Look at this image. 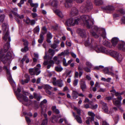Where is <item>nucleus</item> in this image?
Listing matches in <instances>:
<instances>
[{"instance_id":"f257e3e1","label":"nucleus","mask_w":125,"mask_h":125,"mask_svg":"<svg viewBox=\"0 0 125 125\" xmlns=\"http://www.w3.org/2000/svg\"><path fill=\"white\" fill-rule=\"evenodd\" d=\"M90 32L92 36L95 38H98L100 36H102L104 39L106 37V33L105 29L100 31V29L96 26H92Z\"/></svg>"},{"instance_id":"f03ea898","label":"nucleus","mask_w":125,"mask_h":125,"mask_svg":"<svg viewBox=\"0 0 125 125\" xmlns=\"http://www.w3.org/2000/svg\"><path fill=\"white\" fill-rule=\"evenodd\" d=\"M93 41L92 40L91 43H90L89 41L88 40L87 41H86L85 42V45H89L90 44H91L92 46L94 47L95 50L97 52H102L103 53H104L107 54L110 52L109 51L107 50L105 48L101 46H100L98 45H96V44L94 43V44L93 43Z\"/></svg>"},{"instance_id":"7ed1b4c3","label":"nucleus","mask_w":125,"mask_h":125,"mask_svg":"<svg viewBox=\"0 0 125 125\" xmlns=\"http://www.w3.org/2000/svg\"><path fill=\"white\" fill-rule=\"evenodd\" d=\"M78 18H80V21H83L84 25L88 28H90L93 24V22L91 20L90 16L88 15H83Z\"/></svg>"},{"instance_id":"20e7f679","label":"nucleus","mask_w":125,"mask_h":125,"mask_svg":"<svg viewBox=\"0 0 125 125\" xmlns=\"http://www.w3.org/2000/svg\"><path fill=\"white\" fill-rule=\"evenodd\" d=\"M93 8L92 3L89 1H88L80 7V10L82 12L88 11L90 10Z\"/></svg>"},{"instance_id":"39448f33","label":"nucleus","mask_w":125,"mask_h":125,"mask_svg":"<svg viewBox=\"0 0 125 125\" xmlns=\"http://www.w3.org/2000/svg\"><path fill=\"white\" fill-rule=\"evenodd\" d=\"M5 34L3 37L4 41H7L6 44L4 46V48L5 51H6L10 48L9 42L11 41L10 38L8 36V32H5Z\"/></svg>"},{"instance_id":"423d86ee","label":"nucleus","mask_w":125,"mask_h":125,"mask_svg":"<svg viewBox=\"0 0 125 125\" xmlns=\"http://www.w3.org/2000/svg\"><path fill=\"white\" fill-rule=\"evenodd\" d=\"M51 4L54 7L53 10L54 12L59 17L61 18L63 17V15L62 12L59 10L56 9L58 5L57 1L55 0L53 1L52 3Z\"/></svg>"},{"instance_id":"0eeeda50","label":"nucleus","mask_w":125,"mask_h":125,"mask_svg":"<svg viewBox=\"0 0 125 125\" xmlns=\"http://www.w3.org/2000/svg\"><path fill=\"white\" fill-rule=\"evenodd\" d=\"M101 103L102 104V109L105 113L108 114H111L113 113V111L111 109L109 111L108 110V108L106 103L103 102H101Z\"/></svg>"},{"instance_id":"6e6552de","label":"nucleus","mask_w":125,"mask_h":125,"mask_svg":"<svg viewBox=\"0 0 125 125\" xmlns=\"http://www.w3.org/2000/svg\"><path fill=\"white\" fill-rule=\"evenodd\" d=\"M20 98L23 99L24 100L22 103L24 105L28 106L31 104V101L30 100H29L27 97L25 96L22 95L18 99L19 100Z\"/></svg>"},{"instance_id":"1a4fd4ad","label":"nucleus","mask_w":125,"mask_h":125,"mask_svg":"<svg viewBox=\"0 0 125 125\" xmlns=\"http://www.w3.org/2000/svg\"><path fill=\"white\" fill-rule=\"evenodd\" d=\"M40 68L35 67L34 68L30 69L29 70L30 73L31 75L36 74V75H38L41 72V71L39 70Z\"/></svg>"},{"instance_id":"9d476101","label":"nucleus","mask_w":125,"mask_h":125,"mask_svg":"<svg viewBox=\"0 0 125 125\" xmlns=\"http://www.w3.org/2000/svg\"><path fill=\"white\" fill-rule=\"evenodd\" d=\"M11 54L10 53H8L7 54L5 55H3L2 57H0V61H2L3 63H6V62L10 58Z\"/></svg>"},{"instance_id":"9b49d317","label":"nucleus","mask_w":125,"mask_h":125,"mask_svg":"<svg viewBox=\"0 0 125 125\" xmlns=\"http://www.w3.org/2000/svg\"><path fill=\"white\" fill-rule=\"evenodd\" d=\"M78 13V10L75 7L72 8L70 12V15L72 17L74 16L77 15Z\"/></svg>"},{"instance_id":"f8f14e48","label":"nucleus","mask_w":125,"mask_h":125,"mask_svg":"<svg viewBox=\"0 0 125 125\" xmlns=\"http://www.w3.org/2000/svg\"><path fill=\"white\" fill-rule=\"evenodd\" d=\"M11 11L13 14L16 16L15 19L17 22L18 23H19L20 21L17 19V18H19L20 19H23L24 18L23 15H19L16 12H14L13 11Z\"/></svg>"},{"instance_id":"ddd939ff","label":"nucleus","mask_w":125,"mask_h":125,"mask_svg":"<svg viewBox=\"0 0 125 125\" xmlns=\"http://www.w3.org/2000/svg\"><path fill=\"white\" fill-rule=\"evenodd\" d=\"M72 113L75 119L76 120L77 122L80 124L82 123V121L80 115H76L75 113L73 112H72Z\"/></svg>"},{"instance_id":"4468645a","label":"nucleus","mask_w":125,"mask_h":125,"mask_svg":"<svg viewBox=\"0 0 125 125\" xmlns=\"http://www.w3.org/2000/svg\"><path fill=\"white\" fill-rule=\"evenodd\" d=\"M77 32L79 34L83 37H85L86 34L85 30L80 29H78L77 30Z\"/></svg>"},{"instance_id":"2eb2a0df","label":"nucleus","mask_w":125,"mask_h":125,"mask_svg":"<svg viewBox=\"0 0 125 125\" xmlns=\"http://www.w3.org/2000/svg\"><path fill=\"white\" fill-rule=\"evenodd\" d=\"M80 87L82 91L84 92L87 88L85 82L83 80H81L80 81Z\"/></svg>"},{"instance_id":"dca6fc26","label":"nucleus","mask_w":125,"mask_h":125,"mask_svg":"<svg viewBox=\"0 0 125 125\" xmlns=\"http://www.w3.org/2000/svg\"><path fill=\"white\" fill-rule=\"evenodd\" d=\"M110 70L113 71L112 68L111 67L108 69L107 67H106L103 69V71L105 73L113 76L114 75V73L112 72H110Z\"/></svg>"},{"instance_id":"f3484780","label":"nucleus","mask_w":125,"mask_h":125,"mask_svg":"<svg viewBox=\"0 0 125 125\" xmlns=\"http://www.w3.org/2000/svg\"><path fill=\"white\" fill-rule=\"evenodd\" d=\"M65 7L66 8H69L71 6L72 3L73 1H74L77 2H79L77 0H65Z\"/></svg>"},{"instance_id":"a211bd4d","label":"nucleus","mask_w":125,"mask_h":125,"mask_svg":"<svg viewBox=\"0 0 125 125\" xmlns=\"http://www.w3.org/2000/svg\"><path fill=\"white\" fill-rule=\"evenodd\" d=\"M54 62L53 61L50 60L49 62L45 61L43 63V64L45 65H46L49 64L47 66V69H49L52 64H54Z\"/></svg>"},{"instance_id":"6ab92c4d","label":"nucleus","mask_w":125,"mask_h":125,"mask_svg":"<svg viewBox=\"0 0 125 125\" xmlns=\"http://www.w3.org/2000/svg\"><path fill=\"white\" fill-rule=\"evenodd\" d=\"M80 18H76L74 19L72 18V24H73L72 25V26H74L76 25H77L79 22L80 21Z\"/></svg>"},{"instance_id":"aec40b11","label":"nucleus","mask_w":125,"mask_h":125,"mask_svg":"<svg viewBox=\"0 0 125 125\" xmlns=\"http://www.w3.org/2000/svg\"><path fill=\"white\" fill-rule=\"evenodd\" d=\"M124 92H122L120 93L117 92L115 93V96L117 97L118 100L120 101L121 102L122 99V97L121 95L124 94Z\"/></svg>"},{"instance_id":"412c9836","label":"nucleus","mask_w":125,"mask_h":125,"mask_svg":"<svg viewBox=\"0 0 125 125\" xmlns=\"http://www.w3.org/2000/svg\"><path fill=\"white\" fill-rule=\"evenodd\" d=\"M2 29L3 33L8 31V26L7 24L5 23H3L2 26Z\"/></svg>"},{"instance_id":"4be33fe9","label":"nucleus","mask_w":125,"mask_h":125,"mask_svg":"<svg viewBox=\"0 0 125 125\" xmlns=\"http://www.w3.org/2000/svg\"><path fill=\"white\" fill-rule=\"evenodd\" d=\"M52 36L50 32H48L47 34V41L49 43L51 42L50 40L52 38Z\"/></svg>"},{"instance_id":"5701e85b","label":"nucleus","mask_w":125,"mask_h":125,"mask_svg":"<svg viewBox=\"0 0 125 125\" xmlns=\"http://www.w3.org/2000/svg\"><path fill=\"white\" fill-rule=\"evenodd\" d=\"M116 99H114L113 100V103L117 107L121 105V102L118 100H116Z\"/></svg>"},{"instance_id":"b1692460","label":"nucleus","mask_w":125,"mask_h":125,"mask_svg":"<svg viewBox=\"0 0 125 125\" xmlns=\"http://www.w3.org/2000/svg\"><path fill=\"white\" fill-rule=\"evenodd\" d=\"M72 18L67 19L66 21L65 24V25L68 26H72V25L73 24H72Z\"/></svg>"},{"instance_id":"393cba45","label":"nucleus","mask_w":125,"mask_h":125,"mask_svg":"<svg viewBox=\"0 0 125 125\" xmlns=\"http://www.w3.org/2000/svg\"><path fill=\"white\" fill-rule=\"evenodd\" d=\"M56 85L60 87H62L63 85L62 81L61 79L57 80L56 82Z\"/></svg>"},{"instance_id":"a878e982","label":"nucleus","mask_w":125,"mask_h":125,"mask_svg":"<svg viewBox=\"0 0 125 125\" xmlns=\"http://www.w3.org/2000/svg\"><path fill=\"white\" fill-rule=\"evenodd\" d=\"M118 41V39L116 37L113 38L112 40V42L113 45L115 46L117 43Z\"/></svg>"},{"instance_id":"bb28decb","label":"nucleus","mask_w":125,"mask_h":125,"mask_svg":"<svg viewBox=\"0 0 125 125\" xmlns=\"http://www.w3.org/2000/svg\"><path fill=\"white\" fill-rule=\"evenodd\" d=\"M78 93L76 91H73L72 94V97L73 99H76L78 97Z\"/></svg>"},{"instance_id":"cd10ccee","label":"nucleus","mask_w":125,"mask_h":125,"mask_svg":"<svg viewBox=\"0 0 125 125\" xmlns=\"http://www.w3.org/2000/svg\"><path fill=\"white\" fill-rule=\"evenodd\" d=\"M21 92V90L19 88V87H18L17 89V91L15 92V94L17 97L18 99H19V98L21 97V96L22 95L20 93Z\"/></svg>"},{"instance_id":"c85d7f7f","label":"nucleus","mask_w":125,"mask_h":125,"mask_svg":"<svg viewBox=\"0 0 125 125\" xmlns=\"http://www.w3.org/2000/svg\"><path fill=\"white\" fill-rule=\"evenodd\" d=\"M118 48L122 49L124 51H125V42H123L121 44L119 45Z\"/></svg>"},{"instance_id":"c756f323","label":"nucleus","mask_w":125,"mask_h":125,"mask_svg":"<svg viewBox=\"0 0 125 125\" xmlns=\"http://www.w3.org/2000/svg\"><path fill=\"white\" fill-rule=\"evenodd\" d=\"M88 114L89 115L91 116V117H90V118H91L92 120H94V117L95 115L94 113L90 111L88 112Z\"/></svg>"},{"instance_id":"7c9ffc66","label":"nucleus","mask_w":125,"mask_h":125,"mask_svg":"<svg viewBox=\"0 0 125 125\" xmlns=\"http://www.w3.org/2000/svg\"><path fill=\"white\" fill-rule=\"evenodd\" d=\"M95 3L96 5H99L103 4V0H95Z\"/></svg>"},{"instance_id":"2f4dec72","label":"nucleus","mask_w":125,"mask_h":125,"mask_svg":"<svg viewBox=\"0 0 125 125\" xmlns=\"http://www.w3.org/2000/svg\"><path fill=\"white\" fill-rule=\"evenodd\" d=\"M44 35V33H41L40 34V38L38 40V42L40 43H42L44 37L43 35Z\"/></svg>"},{"instance_id":"473e14b6","label":"nucleus","mask_w":125,"mask_h":125,"mask_svg":"<svg viewBox=\"0 0 125 125\" xmlns=\"http://www.w3.org/2000/svg\"><path fill=\"white\" fill-rule=\"evenodd\" d=\"M44 88L46 90H51L52 88V87L48 84H46L43 86Z\"/></svg>"},{"instance_id":"72a5a7b5","label":"nucleus","mask_w":125,"mask_h":125,"mask_svg":"<svg viewBox=\"0 0 125 125\" xmlns=\"http://www.w3.org/2000/svg\"><path fill=\"white\" fill-rule=\"evenodd\" d=\"M52 111L54 112L55 113L57 114H59L60 112L59 110L56 108V106H53L52 107Z\"/></svg>"},{"instance_id":"f704fd0d","label":"nucleus","mask_w":125,"mask_h":125,"mask_svg":"<svg viewBox=\"0 0 125 125\" xmlns=\"http://www.w3.org/2000/svg\"><path fill=\"white\" fill-rule=\"evenodd\" d=\"M34 97L38 101H39L40 99L42 98V97L40 95H38L37 94L35 93L33 94Z\"/></svg>"},{"instance_id":"c9c22d12","label":"nucleus","mask_w":125,"mask_h":125,"mask_svg":"<svg viewBox=\"0 0 125 125\" xmlns=\"http://www.w3.org/2000/svg\"><path fill=\"white\" fill-rule=\"evenodd\" d=\"M48 52L50 55H51L52 57L55 54V51L54 50L50 49H49Z\"/></svg>"},{"instance_id":"e433bc0d","label":"nucleus","mask_w":125,"mask_h":125,"mask_svg":"<svg viewBox=\"0 0 125 125\" xmlns=\"http://www.w3.org/2000/svg\"><path fill=\"white\" fill-rule=\"evenodd\" d=\"M109 53H112V55L115 57L116 58L118 56V55L119 54V53L116 52L112 51H109Z\"/></svg>"},{"instance_id":"4c0bfd02","label":"nucleus","mask_w":125,"mask_h":125,"mask_svg":"<svg viewBox=\"0 0 125 125\" xmlns=\"http://www.w3.org/2000/svg\"><path fill=\"white\" fill-rule=\"evenodd\" d=\"M74 109L76 111L78 115H80L81 110L80 109L78 108L75 106H74Z\"/></svg>"},{"instance_id":"58836bf2","label":"nucleus","mask_w":125,"mask_h":125,"mask_svg":"<svg viewBox=\"0 0 125 125\" xmlns=\"http://www.w3.org/2000/svg\"><path fill=\"white\" fill-rule=\"evenodd\" d=\"M116 58L117 60L119 62H120L122 59V55L121 54H119Z\"/></svg>"},{"instance_id":"ea45409f","label":"nucleus","mask_w":125,"mask_h":125,"mask_svg":"<svg viewBox=\"0 0 125 125\" xmlns=\"http://www.w3.org/2000/svg\"><path fill=\"white\" fill-rule=\"evenodd\" d=\"M55 70L57 71L60 72L63 70V68L61 66H57L55 67Z\"/></svg>"},{"instance_id":"a19ab883","label":"nucleus","mask_w":125,"mask_h":125,"mask_svg":"<svg viewBox=\"0 0 125 125\" xmlns=\"http://www.w3.org/2000/svg\"><path fill=\"white\" fill-rule=\"evenodd\" d=\"M69 52L68 50H65L63 52H62L59 55L60 56L62 55H67L69 54Z\"/></svg>"},{"instance_id":"79ce46f5","label":"nucleus","mask_w":125,"mask_h":125,"mask_svg":"<svg viewBox=\"0 0 125 125\" xmlns=\"http://www.w3.org/2000/svg\"><path fill=\"white\" fill-rule=\"evenodd\" d=\"M106 9L109 10L111 11L114 10V8L113 6H108L106 7Z\"/></svg>"},{"instance_id":"37998d69","label":"nucleus","mask_w":125,"mask_h":125,"mask_svg":"<svg viewBox=\"0 0 125 125\" xmlns=\"http://www.w3.org/2000/svg\"><path fill=\"white\" fill-rule=\"evenodd\" d=\"M87 120L86 121V123L88 125L90 124V121L92 122L94 120H92L90 117H87L86 118Z\"/></svg>"},{"instance_id":"c03bdc74","label":"nucleus","mask_w":125,"mask_h":125,"mask_svg":"<svg viewBox=\"0 0 125 125\" xmlns=\"http://www.w3.org/2000/svg\"><path fill=\"white\" fill-rule=\"evenodd\" d=\"M40 31V28L39 26H38L34 29V32L35 33L38 32Z\"/></svg>"},{"instance_id":"a18cd8bd","label":"nucleus","mask_w":125,"mask_h":125,"mask_svg":"<svg viewBox=\"0 0 125 125\" xmlns=\"http://www.w3.org/2000/svg\"><path fill=\"white\" fill-rule=\"evenodd\" d=\"M28 46H25L24 48H22L21 49V51L22 52H26L28 50Z\"/></svg>"},{"instance_id":"49530a36","label":"nucleus","mask_w":125,"mask_h":125,"mask_svg":"<svg viewBox=\"0 0 125 125\" xmlns=\"http://www.w3.org/2000/svg\"><path fill=\"white\" fill-rule=\"evenodd\" d=\"M22 41L24 42V45L25 46H28V41L26 40H25L24 39H22Z\"/></svg>"},{"instance_id":"de8ad7c7","label":"nucleus","mask_w":125,"mask_h":125,"mask_svg":"<svg viewBox=\"0 0 125 125\" xmlns=\"http://www.w3.org/2000/svg\"><path fill=\"white\" fill-rule=\"evenodd\" d=\"M78 80L77 79H75L73 82V84L74 86H76L78 84Z\"/></svg>"},{"instance_id":"09e8293b","label":"nucleus","mask_w":125,"mask_h":125,"mask_svg":"<svg viewBox=\"0 0 125 125\" xmlns=\"http://www.w3.org/2000/svg\"><path fill=\"white\" fill-rule=\"evenodd\" d=\"M5 18V15L4 14L1 15L0 16V22H2L4 21Z\"/></svg>"},{"instance_id":"8fccbe9b","label":"nucleus","mask_w":125,"mask_h":125,"mask_svg":"<svg viewBox=\"0 0 125 125\" xmlns=\"http://www.w3.org/2000/svg\"><path fill=\"white\" fill-rule=\"evenodd\" d=\"M83 65H80L78 66V69L79 71H82L83 70Z\"/></svg>"},{"instance_id":"3c124183","label":"nucleus","mask_w":125,"mask_h":125,"mask_svg":"<svg viewBox=\"0 0 125 125\" xmlns=\"http://www.w3.org/2000/svg\"><path fill=\"white\" fill-rule=\"evenodd\" d=\"M63 64L64 66H68V63L66 62V60L65 58H63L62 60Z\"/></svg>"},{"instance_id":"603ef678","label":"nucleus","mask_w":125,"mask_h":125,"mask_svg":"<svg viewBox=\"0 0 125 125\" xmlns=\"http://www.w3.org/2000/svg\"><path fill=\"white\" fill-rule=\"evenodd\" d=\"M86 65L89 68H91L92 67V65L89 62H87L86 63Z\"/></svg>"},{"instance_id":"864d4df0","label":"nucleus","mask_w":125,"mask_h":125,"mask_svg":"<svg viewBox=\"0 0 125 125\" xmlns=\"http://www.w3.org/2000/svg\"><path fill=\"white\" fill-rule=\"evenodd\" d=\"M58 46V45L57 44L54 43L51 45V48L55 49Z\"/></svg>"},{"instance_id":"5fc2aeb1","label":"nucleus","mask_w":125,"mask_h":125,"mask_svg":"<svg viewBox=\"0 0 125 125\" xmlns=\"http://www.w3.org/2000/svg\"><path fill=\"white\" fill-rule=\"evenodd\" d=\"M83 69L86 72L88 73L91 72L90 69L88 67H85L83 68Z\"/></svg>"},{"instance_id":"6e6d98bb","label":"nucleus","mask_w":125,"mask_h":125,"mask_svg":"<svg viewBox=\"0 0 125 125\" xmlns=\"http://www.w3.org/2000/svg\"><path fill=\"white\" fill-rule=\"evenodd\" d=\"M98 107V105L96 104L94 105H91L90 108L92 109H96Z\"/></svg>"},{"instance_id":"4d7b16f0","label":"nucleus","mask_w":125,"mask_h":125,"mask_svg":"<svg viewBox=\"0 0 125 125\" xmlns=\"http://www.w3.org/2000/svg\"><path fill=\"white\" fill-rule=\"evenodd\" d=\"M46 110L45 108H43L42 107H41V113L42 114L45 113L46 112Z\"/></svg>"},{"instance_id":"13d9d810","label":"nucleus","mask_w":125,"mask_h":125,"mask_svg":"<svg viewBox=\"0 0 125 125\" xmlns=\"http://www.w3.org/2000/svg\"><path fill=\"white\" fill-rule=\"evenodd\" d=\"M47 122V120L46 119L43 120L41 125H46Z\"/></svg>"},{"instance_id":"bf43d9fd","label":"nucleus","mask_w":125,"mask_h":125,"mask_svg":"<svg viewBox=\"0 0 125 125\" xmlns=\"http://www.w3.org/2000/svg\"><path fill=\"white\" fill-rule=\"evenodd\" d=\"M28 58L26 55H25L21 60L22 63H23L24 61H25Z\"/></svg>"},{"instance_id":"052dcab7","label":"nucleus","mask_w":125,"mask_h":125,"mask_svg":"<svg viewBox=\"0 0 125 125\" xmlns=\"http://www.w3.org/2000/svg\"><path fill=\"white\" fill-rule=\"evenodd\" d=\"M8 80L10 82V83L11 84L12 83H14V82L13 81L12 79V78L11 76H10L8 78Z\"/></svg>"},{"instance_id":"680f3d73","label":"nucleus","mask_w":125,"mask_h":125,"mask_svg":"<svg viewBox=\"0 0 125 125\" xmlns=\"http://www.w3.org/2000/svg\"><path fill=\"white\" fill-rule=\"evenodd\" d=\"M53 81L52 83L53 85L55 86H56V79L55 78H52Z\"/></svg>"},{"instance_id":"e2e57ef3","label":"nucleus","mask_w":125,"mask_h":125,"mask_svg":"<svg viewBox=\"0 0 125 125\" xmlns=\"http://www.w3.org/2000/svg\"><path fill=\"white\" fill-rule=\"evenodd\" d=\"M106 91V89L105 88H100L99 90L98 91V92H104Z\"/></svg>"},{"instance_id":"0e129e2a","label":"nucleus","mask_w":125,"mask_h":125,"mask_svg":"<svg viewBox=\"0 0 125 125\" xmlns=\"http://www.w3.org/2000/svg\"><path fill=\"white\" fill-rule=\"evenodd\" d=\"M42 30L44 31V32H42L41 33H44V34L47 32V30L46 28L45 27H43L42 28Z\"/></svg>"},{"instance_id":"69168bd1","label":"nucleus","mask_w":125,"mask_h":125,"mask_svg":"<svg viewBox=\"0 0 125 125\" xmlns=\"http://www.w3.org/2000/svg\"><path fill=\"white\" fill-rule=\"evenodd\" d=\"M38 6V4L37 3H33L32 5L31 6L32 7H34L35 8H37Z\"/></svg>"},{"instance_id":"338daca9","label":"nucleus","mask_w":125,"mask_h":125,"mask_svg":"<svg viewBox=\"0 0 125 125\" xmlns=\"http://www.w3.org/2000/svg\"><path fill=\"white\" fill-rule=\"evenodd\" d=\"M104 45L106 46H108L109 45L110 43L107 41H105L103 42Z\"/></svg>"},{"instance_id":"774afa93","label":"nucleus","mask_w":125,"mask_h":125,"mask_svg":"<svg viewBox=\"0 0 125 125\" xmlns=\"http://www.w3.org/2000/svg\"><path fill=\"white\" fill-rule=\"evenodd\" d=\"M31 14L33 18H35L38 16L37 14L36 13H31Z\"/></svg>"}]
</instances>
